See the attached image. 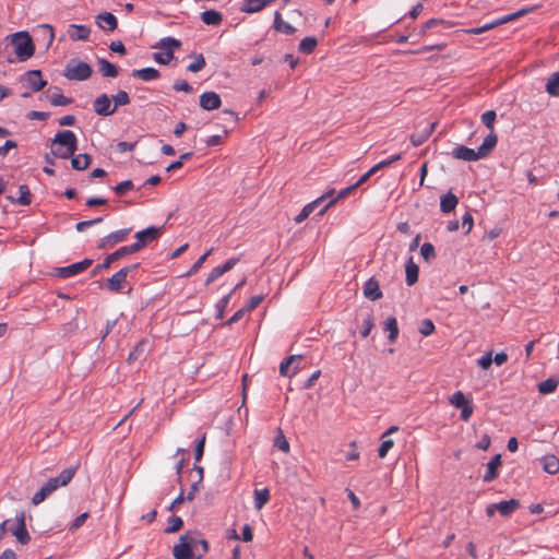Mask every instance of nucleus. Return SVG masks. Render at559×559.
<instances>
[{
    "instance_id": "nucleus-45",
    "label": "nucleus",
    "mask_w": 559,
    "mask_h": 559,
    "mask_svg": "<svg viewBox=\"0 0 559 559\" xmlns=\"http://www.w3.org/2000/svg\"><path fill=\"white\" fill-rule=\"evenodd\" d=\"M453 24L451 22H447L444 20H440V19H431L429 21H427L424 25H423V28H421V34H425L428 29H431L433 27H437V26H442L444 28H450Z\"/></svg>"
},
{
    "instance_id": "nucleus-30",
    "label": "nucleus",
    "mask_w": 559,
    "mask_h": 559,
    "mask_svg": "<svg viewBox=\"0 0 559 559\" xmlns=\"http://www.w3.org/2000/svg\"><path fill=\"white\" fill-rule=\"evenodd\" d=\"M201 21L211 26H218L223 22V15L216 10H206L201 13Z\"/></svg>"
},
{
    "instance_id": "nucleus-58",
    "label": "nucleus",
    "mask_w": 559,
    "mask_h": 559,
    "mask_svg": "<svg viewBox=\"0 0 559 559\" xmlns=\"http://www.w3.org/2000/svg\"><path fill=\"white\" fill-rule=\"evenodd\" d=\"M173 88L176 92H185V93L193 92V87L186 80H176L174 82Z\"/></svg>"
},
{
    "instance_id": "nucleus-43",
    "label": "nucleus",
    "mask_w": 559,
    "mask_h": 559,
    "mask_svg": "<svg viewBox=\"0 0 559 559\" xmlns=\"http://www.w3.org/2000/svg\"><path fill=\"white\" fill-rule=\"evenodd\" d=\"M318 40L316 37H305L299 43V51L302 53H311L317 47Z\"/></svg>"
},
{
    "instance_id": "nucleus-33",
    "label": "nucleus",
    "mask_w": 559,
    "mask_h": 559,
    "mask_svg": "<svg viewBox=\"0 0 559 559\" xmlns=\"http://www.w3.org/2000/svg\"><path fill=\"white\" fill-rule=\"evenodd\" d=\"M302 359V356H295V355H292L287 358H285L281 365H280V373L284 377H292L293 374L296 373L298 367H294L293 371L289 372V368L290 366L296 361V360H300Z\"/></svg>"
},
{
    "instance_id": "nucleus-44",
    "label": "nucleus",
    "mask_w": 559,
    "mask_h": 559,
    "mask_svg": "<svg viewBox=\"0 0 559 559\" xmlns=\"http://www.w3.org/2000/svg\"><path fill=\"white\" fill-rule=\"evenodd\" d=\"M183 526V521L180 516L171 515L168 519V526L164 530L166 534H173L180 531Z\"/></svg>"
},
{
    "instance_id": "nucleus-63",
    "label": "nucleus",
    "mask_w": 559,
    "mask_h": 559,
    "mask_svg": "<svg viewBox=\"0 0 559 559\" xmlns=\"http://www.w3.org/2000/svg\"><path fill=\"white\" fill-rule=\"evenodd\" d=\"M88 518V513L87 512H84L82 514H80L79 516L75 518V520L71 523L69 530L71 532H74L76 531L78 528H80L86 521V519Z\"/></svg>"
},
{
    "instance_id": "nucleus-1",
    "label": "nucleus",
    "mask_w": 559,
    "mask_h": 559,
    "mask_svg": "<svg viewBox=\"0 0 559 559\" xmlns=\"http://www.w3.org/2000/svg\"><path fill=\"white\" fill-rule=\"evenodd\" d=\"M78 151V138L71 130L56 133L51 141L50 154L53 157L68 159Z\"/></svg>"
},
{
    "instance_id": "nucleus-55",
    "label": "nucleus",
    "mask_w": 559,
    "mask_h": 559,
    "mask_svg": "<svg viewBox=\"0 0 559 559\" xmlns=\"http://www.w3.org/2000/svg\"><path fill=\"white\" fill-rule=\"evenodd\" d=\"M134 185L132 180H124L112 188L116 194L123 195L127 191L133 189Z\"/></svg>"
},
{
    "instance_id": "nucleus-29",
    "label": "nucleus",
    "mask_w": 559,
    "mask_h": 559,
    "mask_svg": "<svg viewBox=\"0 0 559 559\" xmlns=\"http://www.w3.org/2000/svg\"><path fill=\"white\" fill-rule=\"evenodd\" d=\"M496 504L500 515L506 518L510 516L516 509L520 508V501L516 499L500 501Z\"/></svg>"
},
{
    "instance_id": "nucleus-64",
    "label": "nucleus",
    "mask_w": 559,
    "mask_h": 559,
    "mask_svg": "<svg viewBox=\"0 0 559 559\" xmlns=\"http://www.w3.org/2000/svg\"><path fill=\"white\" fill-rule=\"evenodd\" d=\"M474 225L473 215L466 212L462 217V227L465 228V234H468Z\"/></svg>"
},
{
    "instance_id": "nucleus-41",
    "label": "nucleus",
    "mask_w": 559,
    "mask_h": 559,
    "mask_svg": "<svg viewBox=\"0 0 559 559\" xmlns=\"http://www.w3.org/2000/svg\"><path fill=\"white\" fill-rule=\"evenodd\" d=\"M270 500V491L264 488L261 490H254V507L257 510L262 509Z\"/></svg>"
},
{
    "instance_id": "nucleus-57",
    "label": "nucleus",
    "mask_w": 559,
    "mask_h": 559,
    "mask_svg": "<svg viewBox=\"0 0 559 559\" xmlns=\"http://www.w3.org/2000/svg\"><path fill=\"white\" fill-rule=\"evenodd\" d=\"M394 442L392 439H382V442L378 449L379 457L383 459L388 454V452L392 449Z\"/></svg>"
},
{
    "instance_id": "nucleus-7",
    "label": "nucleus",
    "mask_w": 559,
    "mask_h": 559,
    "mask_svg": "<svg viewBox=\"0 0 559 559\" xmlns=\"http://www.w3.org/2000/svg\"><path fill=\"white\" fill-rule=\"evenodd\" d=\"M93 263L92 259H84L68 266L55 269L53 274L60 278H69L86 271Z\"/></svg>"
},
{
    "instance_id": "nucleus-36",
    "label": "nucleus",
    "mask_w": 559,
    "mask_h": 559,
    "mask_svg": "<svg viewBox=\"0 0 559 559\" xmlns=\"http://www.w3.org/2000/svg\"><path fill=\"white\" fill-rule=\"evenodd\" d=\"M273 27L277 32H283L287 35H292L295 33V27L292 26L289 23H286L283 21L282 15L278 11L274 14V24Z\"/></svg>"
},
{
    "instance_id": "nucleus-20",
    "label": "nucleus",
    "mask_w": 559,
    "mask_h": 559,
    "mask_svg": "<svg viewBox=\"0 0 559 559\" xmlns=\"http://www.w3.org/2000/svg\"><path fill=\"white\" fill-rule=\"evenodd\" d=\"M364 295L369 300H378L382 297V292L379 286V282L370 277L364 285Z\"/></svg>"
},
{
    "instance_id": "nucleus-61",
    "label": "nucleus",
    "mask_w": 559,
    "mask_h": 559,
    "mask_svg": "<svg viewBox=\"0 0 559 559\" xmlns=\"http://www.w3.org/2000/svg\"><path fill=\"white\" fill-rule=\"evenodd\" d=\"M103 222V218L102 217H97V218H93V219H90V221H82V222H79L76 225H75V229L78 231H84L87 227H91V226H94V225H97L99 223Z\"/></svg>"
},
{
    "instance_id": "nucleus-19",
    "label": "nucleus",
    "mask_w": 559,
    "mask_h": 559,
    "mask_svg": "<svg viewBox=\"0 0 559 559\" xmlns=\"http://www.w3.org/2000/svg\"><path fill=\"white\" fill-rule=\"evenodd\" d=\"M97 25L105 31L112 32L117 28V17L110 12H103L96 16Z\"/></svg>"
},
{
    "instance_id": "nucleus-39",
    "label": "nucleus",
    "mask_w": 559,
    "mask_h": 559,
    "mask_svg": "<svg viewBox=\"0 0 559 559\" xmlns=\"http://www.w3.org/2000/svg\"><path fill=\"white\" fill-rule=\"evenodd\" d=\"M265 8L263 0H246L241 7V11L246 13H257Z\"/></svg>"
},
{
    "instance_id": "nucleus-47",
    "label": "nucleus",
    "mask_w": 559,
    "mask_h": 559,
    "mask_svg": "<svg viewBox=\"0 0 559 559\" xmlns=\"http://www.w3.org/2000/svg\"><path fill=\"white\" fill-rule=\"evenodd\" d=\"M481 122L490 130V132H495V122H496V111L488 110L481 115Z\"/></svg>"
},
{
    "instance_id": "nucleus-35",
    "label": "nucleus",
    "mask_w": 559,
    "mask_h": 559,
    "mask_svg": "<svg viewBox=\"0 0 559 559\" xmlns=\"http://www.w3.org/2000/svg\"><path fill=\"white\" fill-rule=\"evenodd\" d=\"M20 197L14 199L12 197H8L11 202H16L20 205H29L32 203V193L29 188L26 185H21L19 187Z\"/></svg>"
},
{
    "instance_id": "nucleus-10",
    "label": "nucleus",
    "mask_w": 559,
    "mask_h": 559,
    "mask_svg": "<svg viewBox=\"0 0 559 559\" xmlns=\"http://www.w3.org/2000/svg\"><path fill=\"white\" fill-rule=\"evenodd\" d=\"M190 532L183 534L179 538V543L173 548V556L175 559H193V549L191 543L189 544Z\"/></svg>"
},
{
    "instance_id": "nucleus-26",
    "label": "nucleus",
    "mask_w": 559,
    "mask_h": 559,
    "mask_svg": "<svg viewBox=\"0 0 559 559\" xmlns=\"http://www.w3.org/2000/svg\"><path fill=\"white\" fill-rule=\"evenodd\" d=\"M132 76L140 79L142 81L148 82V81L157 80L160 76V73L155 68L148 67V68L133 70Z\"/></svg>"
},
{
    "instance_id": "nucleus-51",
    "label": "nucleus",
    "mask_w": 559,
    "mask_h": 559,
    "mask_svg": "<svg viewBox=\"0 0 559 559\" xmlns=\"http://www.w3.org/2000/svg\"><path fill=\"white\" fill-rule=\"evenodd\" d=\"M233 292H229L216 304V319H223L226 307L229 304Z\"/></svg>"
},
{
    "instance_id": "nucleus-38",
    "label": "nucleus",
    "mask_w": 559,
    "mask_h": 559,
    "mask_svg": "<svg viewBox=\"0 0 559 559\" xmlns=\"http://www.w3.org/2000/svg\"><path fill=\"white\" fill-rule=\"evenodd\" d=\"M559 380L557 378L550 377L538 383V392L543 395L552 393L558 388Z\"/></svg>"
},
{
    "instance_id": "nucleus-6",
    "label": "nucleus",
    "mask_w": 559,
    "mask_h": 559,
    "mask_svg": "<svg viewBox=\"0 0 559 559\" xmlns=\"http://www.w3.org/2000/svg\"><path fill=\"white\" fill-rule=\"evenodd\" d=\"M449 403L461 409V419L464 420V421H468L472 414H473V411H474V407H473V404L471 401H468L464 393L462 391H456L450 399H449Z\"/></svg>"
},
{
    "instance_id": "nucleus-22",
    "label": "nucleus",
    "mask_w": 559,
    "mask_h": 559,
    "mask_svg": "<svg viewBox=\"0 0 559 559\" xmlns=\"http://www.w3.org/2000/svg\"><path fill=\"white\" fill-rule=\"evenodd\" d=\"M498 143V136L495 132H489V134L485 138L481 145L478 147L477 152L480 158H485L490 155Z\"/></svg>"
},
{
    "instance_id": "nucleus-2",
    "label": "nucleus",
    "mask_w": 559,
    "mask_h": 559,
    "mask_svg": "<svg viewBox=\"0 0 559 559\" xmlns=\"http://www.w3.org/2000/svg\"><path fill=\"white\" fill-rule=\"evenodd\" d=\"M10 46L13 47L14 53L19 61H26L35 52V45L32 37L25 31L16 32L7 37Z\"/></svg>"
},
{
    "instance_id": "nucleus-37",
    "label": "nucleus",
    "mask_w": 559,
    "mask_h": 559,
    "mask_svg": "<svg viewBox=\"0 0 559 559\" xmlns=\"http://www.w3.org/2000/svg\"><path fill=\"white\" fill-rule=\"evenodd\" d=\"M355 189H357V185H355V183H353L352 186H349L345 189H342L335 198L331 199L328 202V204L320 211L319 215L322 216L328 211V209H330L332 205H334L338 200L346 198Z\"/></svg>"
},
{
    "instance_id": "nucleus-25",
    "label": "nucleus",
    "mask_w": 559,
    "mask_h": 559,
    "mask_svg": "<svg viewBox=\"0 0 559 559\" xmlns=\"http://www.w3.org/2000/svg\"><path fill=\"white\" fill-rule=\"evenodd\" d=\"M98 71L105 78H116L119 74V68L108 60L100 58L97 60Z\"/></svg>"
},
{
    "instance_id": "nucleus-15",
    "label": "nucleus",
    "mask_w": 559,
    "mask_h": 559,
    "mask_svg": "<svg viewBox=\"0 0 559 559\" xmlns=\"http://www.w3.org/2000/svg\"><path fill=\"white\" fill-rule=\"evenodd\" d=\"M451 155L455 159H461L465 162H475L481 159L477 151L469 148L465 145L455 146L452 150Z\"/></svg>"
},
{
    "instance_id": "nucleus-5",
    "label": "nucleus",
    "mask_w": 559,
    "mask_h": 559,
    "mask_svg": "<svg viewBox=\"0 0 559 559\" xmlns=\"http://www.w3.org/2000/svg\"><path fill=\"white\" fill-rule=\"evenodd\" d=\"M78 471V466H70L68 468H64L59 476L49 478L44 485L43 488L51 495L55 490H57L59 487L67 486L72 478L74 477L75 473Z\"/></svg>"
},
{
    "instance_id": "nucleus-18",
    "label": "nucleus",
    "mask_w": 559,
    "mask_h": 559,
    "mask_svg": "<svg viewBox=\"0 0 559 559\" xmlns=\"http://www.w3.org/2000/svg\"><path fill=\"white\" fill-rule=\"evenodd\" d=\"M46 95L49 98L51 105H53V106H67L72 103V98L66 97L60 92V88L57 86H50L46 91Z\"/></svg>"
},
{
    "instance_id": "nucleus-24",
    "label": "nucleus",
    "mask_w": 559,
    "mask_h": 559,
    "mask_svg": "<svg viewBox=\"0 0 559 559\" xmlns=\"http://www.w3.org/2000/svg\"><path fill=\"white\" fill-rule=\"evenodd\" d=\"M436 124H437V122H431L420 132L413 133L411 135L412 144L414 146H420L421 144H424L429 139L431 133L433 132Z\"/></svg>"
},
{
    "instance_id": "nucleus-59",
    "label": "nucleus",
    "mask_w": 559,
    "mask_h": 559,
    "mask_svg": "<svg viewBox=\"0 0 559 559\" xmlns=\"http://www.w3.org/2000/svg\"><path fill=\"white\" fill-rule=\"evenodd\" d=\"M173 58H174L173 51H166L165 53L155 52L153 55V59L159 64H168Z\"/></svg>"
},
{
    "instance_id": "nucleus-46",
    "label": "nucleus",
    "mask_w": 559,
    "mask_h": 559,
    "mask_svg": "<svg viewBox=\"0 0 559 559\" xmlns=\"http://www.w3.org/2000/svg\"><path fill=\"white\" fill-rule=\"evenodd\" d=\"M205 66H206L205 58L203 57L202 53H199V55L194 56V61L191 62L187 67V70L190 72L197 73V72L203 70Z\"/></svg>"
},
{
    "instance_id": "nucleus-56",
    "label": "nucleus",
    "mask_w": 559,
    "mask_h": 559,
    "mask_svg": "<svg viewBox=\"0 0 559 559\" xmlns=\"http://www.w3.org/2000/svg\"><path fill=\"white\" fill-rule=\"evenodd\" d=\"M419 332L424 336H428L435 332V324L430 319H424L419 326Z\"/></svg>"
},
{
    "instance_id": "nucleus-4",
    "label": "nucleus",
    "mask_w": 559,
    "mask_h": 559,
    "mask_svg": "<svg viewBox=\"0 0 559 559\" xmlns=\"http://www.w3.org/2000/svg\"><path fill=\"white\" fill-rule=\"evenodd\" d=\"M535 9H536L535 7L521 9L514 13L507 14V15H504L500 19H497L490 23L484 24L483 26L471 28L467 31V33L473 34V35L483 34L491 28H495V27L501 25V24L508 23V22L513 21L520 16H523L528 12H533Z\"/></svg>"
},
{
    "instance_id": "nucleus-17",
    "label": "nucleus",
    "mask_w": 559,
    "mask_h": 559,
    "mask_svg": "<svg viewBox=\"0 0 559 559\" xmlns=\"http://www.w3.org/2000/svg\"><path fill=\"white\" fill-rule=\"evenodd\" d=\"M127 276H128V270L120 269L110 278L107 280L106 288L114 293L120 292L123 288Z\"/></svg>"
},
{
    "instance_id": "nucleus-23",
    "label": "nucleus",
    "mask_w": 559,
    "mask_h": 559,
    "mask_svg": "<svg viewBox=\"0 0 559 559\" xmlns=\"http://www.w3.org/2000/svg\"><path fill=\"white\" fill-rule=\"evenodd\" d=\"M459 204V199L451 191L440 197V210L442 213H451Z\"/></svg>"
},
{
    "instance_id": "nucleus-12",
    "label": "nucleus",
    "mask_w": 559,
    "mask_h": 559,
    "mask_svg": "<svg viewBox=\"0 0 559 559\" xmlns=\"http://www.w3.org/2000/svg\"><path fill=\"white\" fill-rule=\"evenodd\" d=\"M335 193L334 189H330L328 192L316 199L314 201L308 203L304 206V209L300 211V213L295 217V222L297 224L304 222L312 212L313 210L320 205L324 200L331 198Z\"/></svg>"
},
{
    "instance_id": "nucleus-54",
    "label": "nucleus",
    "mask_w": 559,
    "mask_h": 559,
    "mask_svg": "<svg viewBox=\"0 0 559 559\" xmlns=\"http://www.w3.org/2000/svg\"><path fill=\"white\" fill-rule=\"evenodd\" d=\"M213 249L207 250L204 254H202L191 266L189 272L187 273L188 276L194 274L198 272V270L203 265L207 257L212 253Z\"/></svg>"
},
{
    "instance_id": "nucleus-34",
    "label": "nucleus",
    "mask_w": 559,
    "mask_h": 559,
    "mask_svg": "<svg viewBox=\"0 0 559 559\" xmlns=\"http://www.w3.org/2000/svg\"><path fill=\"white\" fill-rule=\"evenodd\" d=\"M546 92L552 97H559V71L554 72L547 79Z\"/></svg>"
},
{
    "instance_id": "nucleus-62",
    "label": "nucleus",
    "mask_w": 559,
    "mask_h": 559,
    "mask_svg": "<svg viewBox=\"0 0 559 559\" xmlns=\"http://www.w3.org/2000/svg\"><path fill=\"white\" fill-rule=\"evenodd\" d=\"M264 299V296L263 295H255V296H252L247 305L243 307L245 310L248 312V311H251L253 309H255Z\"/></svg>"
},
{
    "instance_id": "nucleus-48",
    "label": "nucleus",
    "mask_w": 559,
    "mask_h": 559,
    "mask_svg": "<svg viewBox=\"0 0 559 559\" xmlns=\"http://www.w3.org/2000/svg\"><path fill=\"white\" fill-rule=\"evenodd\" d=\"M374 326V319L371 312L367 313L362 321V329L360 334L362 337H367Z\"/></svg>"
},
{
    "instance_id": "nucleus-11",
    "label": "nucleus",
    "mask_w": 559,
    "mask_h": 559,
    "mask_svg": "<svg viewBox=\"0 0 559 559\" xmlns=\"http://www.w3.org/2000/svg\"><path fill=\"white\" fill-rule=\"evenodd\" d=\"M93 109L103 117L111 116L116 112V106H111V99L107 94H100L94 99Z\"/></svg>"
},
{
    "instance_id": "nucleus-49",
    "label": "nucleus",
    "mask_w": 559,
    "mask_h": 559,
    "mask_svg": "<svg viewBox=\"0 0 559 559\" xmlns=\"http://www.w3.org/2000/svg\"><path fill=\"white\" fill-rule=\"evenodd\" d=\"M420 254L426 262H430L436 258V250L432 243L425 242L420 248Z\"/></svg>"
},
{
    "instance_id": "nucleus-28",
    "label": "nucleus",
    "mask_w": 559,
    "mask_h": 559,
    "mask_svg": "<svg viewBox=\"0 0 559 559\" xmlns=\"http://www.w3.org/2000/svg\"><path fill=\"white\" fill-rule=\"evenodd\" d=\"M540 463L543 469L550 475H555L559 472V459L556 455H545L540 459Z\"/></svg>"
},
{
    "instance_id": "nucleus-40",
    "label": "nucleus",
    "mask_w": 559,
    "mask_h": 559,
    "mask_svg": "<svg viewBox=\"0 0 559 559\" xmlns=\"http://www.w3.org/2000/svg\"><path fill=\"white\" fill-rule=\"evenodd\" d=\"M384 330L389 331V336H388L389 341L391 343H394L399 336V326H397L396 318L389 317L385 321Z\"/></svg>"
},
{
    "instance_id": "nucleus-60",
    "label": "nucleus",
    "mask_w": 559,
    "mask_h": 559,
    "mask_svg": "<svg viewBox=\"0 0 559 559\" xmlns=\"http://www.w3.org/2000/svg\"><path fill=\"white\" fill-rule=\"evenodd\" d=\"M205 433L202 435V437L197 441L195 450H194V459L197 462H199L204 453V444H205Z\"/></svg>"
},
{
    "instance_id": "nucleus-52",
    "label": "nucleus",
    "mask_w": 559,
    "mask_h": 559,
    "mask_svg": "<svg viewBox=\"0 0 559 559\" xmlns=\"http://www.w3.org/2000/svg\"><path fill=\"white\" fill-rule=\"evenodd\" d=\"M111 99L114 100V106H116V109L118 106H126L130 103V97L126 91H119L111 97Z\"/></svg>"
},
{
    "instance_id": "nucleus-32",
    "label": "nucleus",
    "mask_w": 559,
    "mask_h": 559,
    "mask_svg": "<svg viewBox=\"0 0 559 559\" xmlns=\"http://www.w3.org/2000/svg\"><path fill=\"white\" fill-rule=\"evenodd\" d=\"M71 158V165L72 168L75 170H85L88 168V166L92 163V157L88 154H79L76 156H72Z\"/></svg>"
},
{
    "instance_id": "nucleus-16",
    "label": "nucleus",
    "mask_w": 559,
    "mask_h": 559,
    "mask_svg": "<svg viewBox=\"0 0 559 559\" xmlns=\"http://www.w3.org/2000/svg\"><path fill=\"white\" fill-rule=\"evenodd\" d=\"M16 527L10 531L21 544L25 545L31 540V536L26 530L25 515L23 512L16 515Z\"/></svg>"
},
{
    "instance_id": "nucleus-50",
    "label": "nucleus",
    "mask_w": 559,
    "mask_h": 559,
    "mask_svg": "<svg viewBox=\"0 0 559 559\" xmlns=\"http://www.w3.org/2000/svg\"><path fill=\"white\" fill-rule=\"evenodd\" d=\"M274 445L285 453L289 452V443L286 437L284 436L282 429H278V435L275 437Z\"/></svg>"
},
{
    "instance_id": "nucleus-13",
    "label": "nucleus",
    "mask_w": 559,
    "mask_h": 559,
    "mask_svg": "<svg viewBox=\"0 0 559 559\" xmlns=\"http://www.w3.org/2000/svg\"><path fill=\"white\" fill-rule=\"evenodd\" d=\"M24 79L27 82L28 87L33 92L41 91L46 85L47 81L41 78L40 70H29L24 74Z\"/></svg>"
},
{
    "instance_id": "nucleus-27",
    "label": "nucleus",
    "mask_w": 559,
    "mask_h": 559,
    "mask_svg": "<svg viewBox=\"0 0 559 559\" xmlns=\"http://www.w3.org/2000/svg\"><path fill=\"white\" fill-rule=\"evenodd\" d=\"M68 33L72 40H87L91 29L85 25L71 24Z\"/></svg>"
},
{
    "instance_id": "nucleus-3",
    "label": "nucleus",
    "mask_w": 559,
    "mask_h": 559,
    "mask_svg": "<svg viewBox=\"0 0 559 559\" xmlns=\"http://www.w3.org/2000/svg\"><path fill=\"white\" fill-rule=\"evenodd\" d=\"M92 68L84 61H70L63 71V75L71 81H85L92 75Z\"/></svg>"
},
{
    "instance_id": "nucleus-9",
    "label": "nucleus",
    "mask_w": 559,
    "mask_h": 559,
    "mask_svg": "<svg viewBox=\"0 0 559 559\" xmlns=\"http://www.w3.org/2000/svg\"><path fill=\"white\" fill-rule=\"evenodd\" d=\"M165 225L159 227L150 226L143 230H140L135 234V239L141 245L142 248L147 246L148 243L157 240L164 233Z\"/></svg>"
},
{
    "instance_id": "nucleus-42",
    "label": "nucleus",
    "mask_w": 559,
    "mask_h": 559,
    "mask_svg": "<svg viewBox=\"0 0 559 559\" xmlns=\"http://www.w3.org/2000/svg\"><path fill=\"white\" fill-rule=\"evenodd\" d=\"M180 46V40L173 37L162 38L159 43L156 45L157 48L164 49L166 51H173L174 49H178Z\"/></svg>"
},
{
    "instance_id": "nucleus-21",
    "label": "nucleus",
    "mask_w": 559,
    "mask_h": 559,
    "mask_svg": "<svg viewBox=\"0 0 559 559\" xmlns=\"http://www.w3.org/2000/svg\"><path fill=\"white\" fill-rule=\"evenodd\" d=\"M501 455L497 454L495 455L488 463H487V471L483 477L484 481L490 483L495 480L498 476V468L501 466Z\"/></svg>"
},
{
    "instance_id": "nucleus-31",
    "label": "nucleus",
    "mask_w": 559,
    "mask_h": 559,
    "mask_svg": "<svg viewBox=\"0 0 559 559\" xmlns=\"http://www.w3.org/2000/svg\"><path fill=\"white\" fill-rule=\"evenodd\" d=\"M405 272H406V284L408 286H412L414 285L417 281H418V266L417 264L414 262L413 260V257H409V259L407 260L406 262V265H405Z\"/></svg>"
},
{
    "instance_id": "nucleus-14",
    "label": "nucleus",
    "mask_w": 559,
    "mask_h": 559,
    "mask_svg": "<svg viewBox=\"0 0 559 559\" xmlns=\"http://www.w3.org/2000/svg\"><path fill=\"white\" fill-rule=\"evenodd\" d=\"M222 105L219 95L215 92H204L200 95V107L204 110H215Z\"/></svg>"
},
{
    "instance_id": "nucleus-53",
    "label": "nucleus",
    "mask_w": 559,
    "mask_h": 559,
    "mask_svg": "<svg viewBox=\"0 0 559 559\" xmlns=\"http://www.w3.org/2000/svg\"><path fill=\"white\" fill-rule=\"evenodd\" d=\"M144 347H145V343L144 342H140L134 348L133 350L130 352L129 356H128V362L129 364H132L134 362L135 360H138L140 358V356L143 354L144 352Z\"/></svg>"
},
{
    "instance_id": "nucleus-8",
    "label": "nucleus",
    "mask_w": 559,
    "mask_h": 559,
    "mask_svg": "<svg viewBox=\"0 0 559 559\" xmlns=\"http://www.w3.org/2000/svg\"><path fill=\"white\" fill-rule=\"evenodd\" d=\"M132 228H122L116 231L110 233L109 235L100 238L97 242L98 249H110L115 247L117 243L124 241Z\"/></svg>"
}]
</instances>
